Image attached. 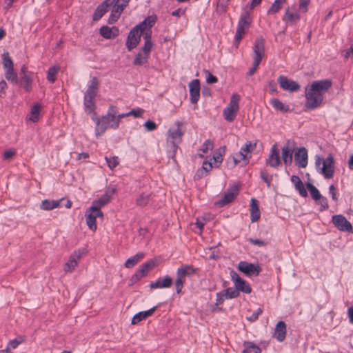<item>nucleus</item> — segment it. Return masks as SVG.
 Listing matches in <instances>:
<instances>
[{"instance_id":"43","label":"nucleus","mask_w":353,"mask_h":353,"mask_svg":"<svg viewBox=\"0 0 353 353\" xmlns=\"http://www.w3.org/2000/svg\"><path fill=\"white\" fill-rule=\"evenodd\" d=\"M110 201V196L106 192L102 195L98 200L93 201L92 205L99 208L106 205Z\"/></svg>"},{"instance_id":"2","label":"nucleus","mask_w":353,"mask_h":353,"mask_svg":"<svg viewBox=\"0 0 353 353\" xmlns=\"http://www.w3.org/2000/svg\"><path fill=\"white\" fill-rule=\"evenodd\" d=\"M254 61L252 66L248 72V76H252L256 71L262 59L265 54V39L263 37H259L255 40L253 47Z\"/></svg>"},{"instance_id":"1","label":"nucleus","mask_w":353,"mask_h":353,"mask_svg":"<svg viewBox=\"0 0 353 353\" xmlns=\"http://www.w3.org/2000/svg\"><path fill=\"white\" fill-rule=\"evenodd\" d=\"M117 114L116 107L110 105L105 115L96 119L95 134L97 137L102 135L107 129L116 130L119 128V121L116 117Z\"/></svg>"},{"instance_id":"41","label":"nucleus","mask_w":353,"mask_h":353,"mask_svg":"<svg viewBox=\"0 0 353 353\" xmlns=\"http://www.w3.org/2000/svg\"><path fill=\"white\" fill-rule=\"evenodd\" d=\"M168 145L170 150L168 152V157L176 161L175 155L178 149V143L174 141H168Z\"/></svg>"},{"instance_id":"6","label":"nucleus","mask_w":353,"mask_h":353,"mask_svg":"<svg viewBox=\"0 0 353 353\" xmlns=\"http://www.w3.org/2000/svg\"><path fill=\"white\" fill-rule=\"evenodd\" d=\"M156 265L157 260L154 259H150L143 263L141 265H140L139 270H137V271L131 277L130 285L137 283L141 279L145 276L150 270L154 268Z\"/></svg>"},{"instance_id":"51","label":"nucleus","mask_w":353,"mask_h":353,"mask_svg":"<svg viewBox=\"0 0 353 353\" xmlns=\"http://www.w3.org/2000/svg\"><path fill=\"white\" fill-rule=\"evenodd\" d=\"M24 341L25 340H24L23 336H19L16 339H14L13 340H10L9 341L7 347L9 348V350H10V349H15V348H17V347L19 345H20L21 343L24 342Z\"/></svg>"},{"instance_id":"8","label":"nucleus","mask_w":353,"mask_h":353,"mask_svg":"<svg viewBox=\"0 0 353 353\" xmlns=\"http://www.w3.org/2000/svg\"><path fill=\"white\" fill-rule=\"evenodd\" d=\"M238 270L249 276H256L261 271V267L258 263H251L247 261H240Z\"/></svg>"},{"instance_id":"55","label":"nucleus","mask_w":353,"mask_h":353,"mask_svg":"<svg viewBox=\"0 0 353 353\" xmlns=\"http://www.w3.org/2000/svg\"><path fill=\"white\" fill-rule=\"evenodd\" d=\"M245 30H246L242 28V27L237 26L235 37H234L236 43H237V44L239 43V42L243 39V35L245 33Z\"/></svg>"},{"instance_id":"28","label":"nucleus","mask_w":353,"mask_h":353,"mask_svg":"<svg viewBox=\"0 0 353 353\" xmlns=\"http://www.w3.org/2000/svg\"><path fill=\"white\" fill-rule=\"evenodd\" d=\"M175 124L177 126V129L174 130H169L168 133L169 137L171 139L170 141H174L175 142H177L179 143L181 141V137L183 135V132L180 129L181 123L180 121H176ZM168 141L170 140L168 139Z\"/></svg>"},{"instance_id":"17","label":"nucleus","mask_w":353,"mask_h":353,"mask_svg":"<svg viewBox=\"0 0 353 353\" xmlns=\"http://www.w3.org/2000/svg\"><path fill=\"white\" fill-rule=\"evenodd\" d=\"M83 251H74L70 256L69 261L65 263L63 268L65 272H72L78 265V261L83 255Z\"/></svg>"},{"instance_id":"19","label":"nucleus","mask_w":353,"mask_h":353,"mask_svg":"<svg viewBox=\"0 0 353 353\" xmlns=\"http://www.w3.org/2000/svg\"><path fill=\"white\" fill-rule=\"evenodd\" d=\"M110 8L111 13L108 18V23L109 24H113L118 21L125 8L117 3H113Z\"/></svg>"},{"instance_id":"11","label":"nucleus","mask_w":353,"mask_h":353,"mask_svg":"<svg viewBox=\"0 0 353 353\" xmlns=\"http://www.w3.org/2000/svg\"><path fill=\"white\" fill-rule=\"evenodd\" d=\"M332 223L334 226L340 231L352 232V226L350 221L341 214L334 215L332 216Z\"/></svg>"},{"instance_id":"40","label":"nucleus","mask_w":353,"mask_h":353,"mask_svg":"<svg viewBox=\"0 0 353 353\" xmlns=\"http://www.w3.org/2000/svg\"><path fill=\"white\" fill-rule=\"evenodd\" d=\"M41 105L39 103H34L31 108L30 120L35 123L39 121Z\"/></svg>"},{"instance_id":"47","label":"nucleus","mask_w":353,"mask_h":353,"mask_svg":"<svg viewBox=\"0 0 353 353\" xmlns=\"http://www.w3.org/2000/svg\"><path fill=\"white\" fill-rule=\"evenodd\" d=\"M239 101H240V95L236 94V93H234V94H233L232 95L231 99H230V103H229V104H228V105L227 107L230 108H234L236 110H239Z\"/></svg>"},{"instance_id":"9","label":"nucleus","mask_w":353,"mask_h":353,"mask_svg":"<svg viewBox=\"0 0 353 353\" xmlns=\"http://www.w3.org/2000/svg\"><path fill=\"white\" fill-rule=\"evenodd\" d=\"M230 277L231 280L234 283L235 288L238 290L239 292L241 291L243 293L250 294L252 292V288L250 285L245 280L241 279L234 270H231Z\"/></svg>"},{"instance_id":"32","label":"nucleus","mask_w":353,"mask_h":353,"mask_svg":"<svg viewBox=\"0 0 353 353\" xmlns=\"http://www.w3.org/2000/svg\"><path fill=\"white\" fill-rule=\"evenodd\" d=\"M145 256V253L139 252L135 255L129 258L125 263V266L127 268H133L139 261H140Z\"/></svg>"},{"instance_id":"10","label":"nucleus","mask_w":353,"mask_h":353,"mask_svg":"<svg viewBox=\"0 0 353 353\" xmlns=\"http://www.w3.org/2000/svg\"><path fill=\"white\" fill-rule=\"evenodd\" d=\"M332 82L330 79H324L319 81H314L310 85V89L313 92H316L321 96L332 87Z\"/></svg>"},{"instance_id":"44","label":"nucleus","mask_w":353,"mask_h":353,"mask_svg":"<svg viewBox=\"0 0 353 353\" xmlns=\"http://www.w3.org/2000/svg\"><path fill=\"white\" fill-rule=\"evenodd\" d=\"M150 201V194L142 193L136 200V203L139 206H145Z\"/></svg>"},{"instance_id":"50","label":"nucleus","mask_w":353,"mask_h":353,"mask_svg":"<svg viewBox=\"0 0 353 353\" xmlns=\"http://www.w3.org/2000/svg\"><path fill=\"white\" fill-rule=\"evenodd\" d=\"M99 33L101 37L106 39H112V27L110 28L107 26H103L100 28Z\"/></svg>"},{"instance_id":"15","label":"nucleus","mask_w":353,"mask_h":353,"mask_svg":"<svg viewBox=\"0 0 353 353\" xmlns=\"http://www.w3.org/2000/svg\"><path fill=\"white\" fill-rule=\"evenodd\" d=\"M199 269L191 265H183L176 270V276L181 279L185 280L186 276H191L197 274Z\"/></svg>"},{"instance_id":"60","label":"nucleus","mask_w":353,"mask_h":353,"mask_svg":"<svg viewBox=\"0 0 353 353\" xmlns=\"http://www.w3.org/2000/svg\"><path fill=\"white\" fill-rule=\"evenodd\" d=\"M157 19L156 15L149 16L144 19L145 24H147L148 30H151L152 27L155 24Z\"/></svg>"},{"instance_id":"52","label":"nucleus","mask_w":353,"mask_h":353,"mask_svg":"<svg viewBox=\"0 0 353 353\" xmlns=\"http://www.w3.org/2000/svg\"><path fill=\"white\" fill-rule=\"evenodd\" d=\"M105 159L108 163V167L111 169V170H113L114 168H116L119 163V158L117 157H105Z\"/></svg>"},{"instance_id":"48","label":"nucleus","mask_w":353,"mask_h":353,"mask_svg":"<svg viewBox=\"0 0 353 353\" xmlns=\"http://www.w3.org/2000/svg\"><path fill=\"white\" fill-rule=\"evenodd\" d=\"M284 2L281 0H275L270 9L268 10V14H273L278 12L281 9V5Z\"/></svg>"},{"instance_id":"22","label":"nucleus","mask_w":353,"mask_h":353,"mask_svg":"<svg viewBox=\"0 0 353 353\" xmlns=\"http://www.w3.org/2000/svg\"><path fill=\"white\" fill-rule=\"evenodd\" d=\"M282 159L284 164L286 166H290L292 163L293 161V149L290 148L289 146V141L283 147L281 150Z\"/></svg>"},{"instance_id":"33","label":"nucleus","mask_w":353,"mask_h":353,"mask_svg":"<svg viewBox=\"0 0 353 353\" xmlns=\"http://www.w3.org/2000/svg\"><path fill=\"white\" fill-rule=\"evenodd\" d=\"M4 74L6 79L11 83L14 85H19V80L17 74L14 72V68L6 69Z\"/></svg>"},{"instance_id":"49","label":"nucleus","mask_w":353,"mask_h":353,"mask_svg":"<svg viewBox=\"0 0 353 353\" xmlns=\"http://www.w3.org/2000/svg\"><path fill=\"white\" fill-rule=\"evenodd\" d=\"M223 292L225 295V299H234L239 296V292L236 288H228Z\"/></svg>"},{"instance_id":"37","label":"nucleus","mask_w":353,"mask_h":353,"mask_svg":"<svg viewBox=\"0 0 353 353\" xmlns=\"http://www.w3.org/2000/svg\"><path fill=\"white\" fill-rule=\"evenodd\" d=\"M85 217H86V223L88 226V228L94 231L97 229V224H96V219L93 216L92 212L90 211L89 209L87 210L85 212Z\"/></svg>"},{"instance_id":"24","label":"nucleus","mask_w":353,"mask_h":353,"mask_svg":"<svg viewBox=\"0 0 353 353\" xmlns=\"http://www.w3.org/2000/svg\"><path fill=\"white\" fill-rule=\"evenodd\" d=\"M250 211L252 222L257 221L260 219L261 212L259 208V202L254 198L251 199Z\"/></svg>"},{"instance_id":"63","label":"nucleus","mask_w":353,"mask_h":353,"mask_svg":"<svg viewBox=\"0 0 353 353\" xmlns=\"http://www.w3.org/2000/svg\"><path fill=\"white\" fill-rule=\"evenodd\" d=\"M318 201H319V203L321 205L320 208H319V210L321 212L328 209L329 205H328V201H327V198H325L321 195V198L319 199Z\"/></svg>"},{"instance_id":"27","label":"nucleus","mask_w":353,"mask_h":353,"mask_svg":"<svg viewBox=\"0 0 353 353\" xmlns=\"http://www.w3.org/2000/svg\"><path fill=\"white\" fill-rule=\"evenodd\" d=\"M32 75L33 74H24L19 79V84L22 85L26 92H30L32 90Z\"/></svg>"},{"instance_id":"42","label":"nucleus","mask_w":353,"mask_h":353,"mask_svg":"<svg viewBox=\"0 0 353 353\" xmlns=\"http://www.w3.org/2000/svg\"><path fill=\"white\" fill-rule=\"evenodd\" d=\"M306 186L310 192V195H311L312 198L314 201H316L319 199L321 198V193L319 192V190L313 184L308 182L306 183Z\"/></svg>"},{"instance_id":"34","label":"nucleus","mask_w":353,"mask_h":353,"mask_svg":"<svg viewBox=\"0 0 353 353\" xmlns=\"http://www.w3.org/2000/svg\"><path fill=\"white\" fill-rule=\"evenodd\" d=\"M243 353H261L260 347L253 342L245 341Z\"/></svg>"},{"instance_id":"5","label":"nucleus","mask_w":353,"mask_h":353,"mask_svg":"<svg viewBox=\"0 0 353 353\" xmlns=\"http://www.w3.org/2000/svg\"><path fill=\"white\" fill-rule=\"evenodd\" d=\"M306 101L305 107L308 110H314L321 106L323 101V96L320 95L316 92H313L307 87L305 92Z\"/></svg>"},{"instance_id":"59","label":"nucleus","mask_w":353,"mask_h":353,"mask_svg":"<svg viewBox=\"0 0 353 353\" xmlns=\"http://www.w3.org/2000/svg\"><path fill=\"white\" fill-rule=\"evenodd\" d=\"M153 46L152 41H148L144 42V45L142 47V50L144 54L148 55L150 57V53Z\"/></svg>"},{"instance_id":"38","label":"nucleus","mask_w":353,"mask_h":353,"mask_svg":"<svg viewBox=\"0 0 353 353\" xmlns=\"http://www.w3.org/2000/svg\"><path fill=\"white\" fill-rule=\"evenodd\" d=\"M60 70V66L54 65L50 67L47 72V79L50 83H53L57 79V74Z\"/></svg>"},{"instance_id":"64","label":"nucleus","mask_w":353,"mask_h":353,"mask_svg":"<svg viewBox=\"0 0 353 353\" xmlns=\"http://www.w3.org/2000/svg\"><path fill=\"white\" fill-rule=\"evenodd\" d=\"M144 127L147 131L150 132L154 130L157 128V125L154 121L148 120L145 122Z\"/></svg>"},{"instance_id":"12","label":"nucleus","mask_w":353,"mask_h":353,"mask_svg":"<svg viewBox=\"0 0 353 353\" xmlns=\"http://www.w3.org/2000/svg\"><path fill=\"white\" fill-rule=\"evenodd\" d=\"M278 82L281 88H282L283 90L296 92L301 88V85L296 81L289 79L284 75H280L278 77Z\"/></svg>"},{"instance_id":"14","label":"nucleus","mask_w":353,"mask_h":353,"mask_svg":"<svg viewBox=\"0 0 353 353\" xmlns=\"http://www.w3.org/2000/svg\"><path fill=\"white\" fill-rule=\"evenodd\" d=\"M266 164L272 168H277L281 165L279 150L276 143L272 146L268 159L266 160Z\"/></svg>"},{"instance_id":"57","label":"nucleus","mask_w":353,"mask_h":353,"mask_svg":"<svg viewBox=\"0 0 353 353\" xmlns=\"http://www.w3.org/2000/svg\"><path fill=\"white\" fill-rule=\"evenodd\" d=\"M221 148H219L214 154L213 159H214V167H219V165L223 161V157L222 154L221 152Z\"/></svg>"},{"instance_id":"20","label":"nucleus","mask_w":353,"mask_h":353,"mask_svg":"<svg viewBox=\"0 0 353 353\" xmlns=\"http://www.w3.org/2000/svg\"><path fill=\"white\" fill-rule=\"evenodd\" d=\"M110 0H105L100 3L96 8L93 17V21L99 20L110 9L111 7Z\"/></svg>"},{"instance_id":"16","label":"nucleus","mask_w":353,"mask_h":353,"mask_svg":"<svg viewBox=\"0 0 353 353\" xmlns=\"http://www.w3.org/2000/svg\"><path fill=\"white\" fill-rule=\"evenodd\" d=\"M190 101L192 103H196L200 97V81L199 79H194L189 83Z\"/></svg>"},{"instance_id":"3","label":"nucleus","mask_w":353,"mask_h":353,"mask_svg":"<svg viewBox=\"0 0 353 353\" xmlns=\"http://www.w3.org/2000/svg\"><path fill=\"white\" fill-rule=\"evenodd\" d=\"M321 163L323 164V166L321 168V173L325 179L332 178L334 173V161L332 155L329 154L325 159L320 156H316V167L319 168Z\"/></svg>"},{"instance_id":"23","label":"nucleus","mask_w":353,"mask_h":353,"mask_svg":"<svg viewBox=\"0 0 353 353\" xmlns=\"http://www.w3.org/2000/svg\"><path fill=\"white\" fill-rule=\"evenodd\" d=\"M286 336V324L284 321H279L275 327L274 336L279 342H282L285 340Z\"/></svg>"},{"instance_id":"62","label":"nucleus","mask_w":353,"mask_h":353,"mask_svg":"<svg viewBox=\"0 0 353 353\" xmlns=\"http://www.w3.org/2000/svg\"><path fill=\"white\" fill-rule=\"evenodd\" d=\"M88 209L90 212H92L93 216L95 219H97V217H102L103 216V214L100 208L97 206L92 205Z\"/></svg>"},{"instance_id":"58","label":"nucleus","mask_w":353,"mask_h":353,"mask_svg":"<svg viewBox=\"0 0 353 353\" xmlns=\"http://www.w3.org/2000/svg\"><path fill=\"white\" fill-rule=\"evenodd\" d=\"M213 147H214L213 141H212L211 140L208 139V140H206L203 143L202 148H201V150L203 153H208V152L209 150H212L213 149Z\"/></svg>"},{"instance_id":"56","label":"nucleus","mask_w":353,"mask_h":353,"mask_svg":"<svg viewBox=\"0 0 353 353\" xmlns=\"http://www.w3.org/2000/svg\"><path fill=\"white\" fill-rule=\"evenodd\" d=\"M245 30H246L242 28V27L237 26L235 37H234L236 43H237V44L239 43V42L243 39V35L245 33Z\"/></svg>"},{"instance_id":"31","label":"nucleus","mask_w":353,"mask_h":353,"mask_svg":"<svg viewBox=\"0 0 353 353\" xmlns=\"http://www.w3.org/2000/svg\"><path fill=\"white\" fill-rule=\"evenodd\" d=\"M60 200H48L45 199L41 202V209L43 210H51L59 206L61 201Z\"/></svg>"},{"instance_id":"25","label":"nucleus","mask_w":353,"mask_h":353,"mask_svg":"<svg viewBox=\"0 0 353 353\" xmlns=\"http://www.w3.org/2000/svg\"><path fill=\"white\" fill-rule=\"evenodd\" d=\"M157 306H154L146 311H142L136 314L132 319V324L135 325L143 319L150 316L157 309Z\"/></svg>"},{"instance_id":"36","label":"nucleus","mask_w":353,"mask_h":353,"mask_svg":"<svg viewBox=\"0 0 353 353\" xmlns=\"http://www.w3.org/2000/svg\"><path fill=\"white\" fill-rule=\"evenodd\" d=\"M84 107L85 111H88L89 113L93 112L94 114H96L95 113V109H96V101L95 99L88 98L87 97L84 96Z\"/></svg>"},{"instance_id":"4","label":"nucleus","mask_w":353,"mask_h":353,"mask_svg":"<svg viewBox=\"0 0 353 353\" xmlns=\"http://www.w3.org/2000/svg\"><path fill=\"white\" fill-rule=\"evenodd\" d=\"M256 141L252 143L248 141L241 147L240 151L232 157L234 165H236L241 161H245V165L249 163L250 159L252 157L251 153L256 148Z\"/></svg>"},{"instance_id":"21","label":"nucleus","mask_w":353,"mask_h":353,"mask_svg":"<svg viewBox=\"0 0 353 353\" xmlns=\"http://www.w3.org/2000/svg\"><path fill=\"white\" fill-rule=\"evenodd\" d=\"M172 284V279L171 276L166 275L163 277H159L154 282L150 284L151 289L168 288Z\"/></svg>"},{"instance_id":"45","label":"nucleus","mask_w":353,"mask_h":353,"mask_svg":"<svg viewBox=\"0 0 353 353\" xmlns=\"http://www.w3.org/2000/svg\"><path fill=\"white\" fill-rule=\"evenodd\" d=\"M148 59H149V57L148 55L144 54L143 55L141 52H139L136 55V57L133 61V65H142L148 62Z\"/></svg>"},{"instance_id":"54","label":"nucleus","mask_w":353,"mask_h":353,"mask_svg":"<svg viewBox=\"0 0 353 353\" xmlns=\"http://www.w3.org/2000/svg\"><path fill=\"white\" fill-rule=\"evenodd\" d=\"M230 0H218L216 11L221 13L225 12Z\"/></svg>"},{"instance_id":"13","label":"nucleus","mask_w":353,"mask_h":353,"mask_svg":"<svg viewBox=\"0 0 353 353\" xmlns=\"http://www.w3.org/2000/svg\"><path fill=\"white\" fill-rule=\"evenodd\" d=\"M141 35V33L137 31V28H132L128 34L125 43L128 51H131L138 46Z\"/></svg>"},{"instance_id":"30","label":"nucleus","mask_w":353,"mask_h":353,"mask_svg":"<svg viewBox=\"0 0 353 353\" xmlns=\"http://www.w3.org/2000/svg\"><path fill=\"white\" fill-rule=\"evenodd\" d=\"M252 19L248 10H244L241 14L237 26L242 27L245 30H248L251 24Z\"/></svg>"},{"instance_id":"35","label":"nucleus","mask_w":353,"mask_h":353,"mask_svg":"<svg viewBox=\"0 0 353 353\" xmlns=\"http://www.w3.org/2000/svg\"><path fill=\"white\" fill-rule=\"evenodd\" d=\"M239 110L226 107L223 112L224 119L229 122L233 121L236 117Z\"/></svg>"},{"instance_id":"39","label":"nucleus","mask_w":353,"mask_h":353,"mask_svg":"<svg viewBox=\"0 0 353 353\" xmlns=\"http://www.w3.org/2000/svg\"><path fill=\"white\" fill-rule=\"evenodd\" d=\"M284 21H287L293 25L297 23L300 20V15L298 13H292L289 12V8L285 10V14L283 18Z\"/></svg>"},{"instance_id":"18","label":"nucleus","mask_w":353,"mask_h":353,"mask_svg":"<svg viewBox=\"0 0 353 353\" xmlns=\"http://www.w3.org/2000/svg\"><path fill=\"white\" fill-rule=\"evenodd\" d=\"M307 150L304 148H300L294 154V161L299 167L305 168L307 165Z\"/></svg>"},{"instance_id":"53","label":"nucleus","mask_w":353,"mask_h":353,"mask_svg":"<svg viewBox=\"0 0 353 353\" xmlns=\"http://www.w3.org/2000/svg\"><path fill=\"white\" fill-rule=\"evenodd\" d=\"M261 178L267 183L268 186L270 187L272 181V176L269 174L268 171L265 169L261 170Z\"/></svg>"},{"instance_id":"29","label":"nucleus","mask_w":353,"mask_h":353,"mask_svg":"<svg viewBox=\"0 0 353 353\" xmlns=\"http://www.w3.org/2000/svg\"><path fill=\"white\" fill-rule=\"evenodd\" d=\"M270 103L276 111H280L283 113L289 112L291 111L288 105L283 103L278 99H270Z\"/></svg>"},{"instance_id":"7","label":"nucleus","mask_w":353,"mask_h":353,"mask_svg":"<svg viewBox=\"0 0 353 353\" xmlns=\"http://www.w3.org/2000/svg\"><path fill=\"white\" fill-rule=\"evenodd\" d=\"M239 187L237 185H233L224 193L223 196L214 203L216 206L222 208L232 203L239 194Z\"/></svg>"},{"instance_id":"46","label":"nucleus","mask_w":353,"mask_h":353,"mask_svg":"<svg viewBox=\"0 0 353 353\" xmlns=\"http://www.w3.org/2000/svg\"><path fill=\"white\" fill-rule=\"evenodd\" d=\"M3 66L5 69L13 68L14 63L8 52H4L3 54Z\"/></svg>"},{"instance_id":"61","label":"nucleus","mask_w":353,"mask_h":353,"mask_svg":"<svg viewBox=\"0 0 353 353\" xmlns=\"http://www.w3.org/2000/svg\"><path fill=\"white\" fill-rule=\"evenodd\" d=\"M185 282V280L181 279L176 276V279L175 281V288L177 294L181 293Z\"/></svg>"},{"instance_id":"26","label":"nucleus","mask_w":353,"mask_h":353,"mask_svg":"<svg viewBox=\"0 0 353 353\" xmlns=\"http://www.w3.org/2000/svg\"><path fill=\"white\" fill-rule=\"evenodd\" d=\"M291 181L294 183L295 189L299 192V194L303 197L307 196V192L304 187L303 183L299 178L296 175L291 176Z\"/></svg>"}]
</instances>
